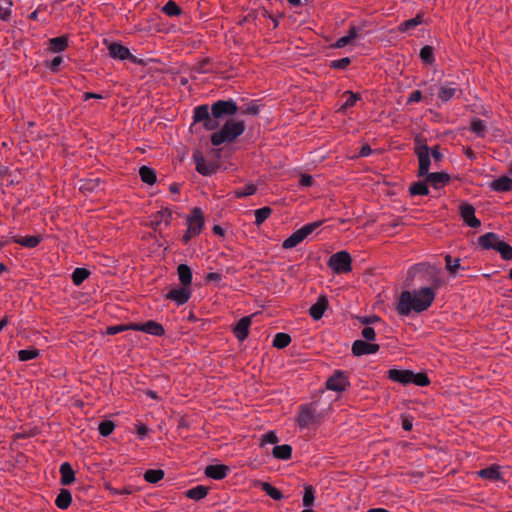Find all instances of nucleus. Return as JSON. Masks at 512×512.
<instances>
[{
	"label": "nucleus",
	"instance_id": "obj_1",
	"mask_svg": "<svg viewBox=\"0 0 512 512\" xmlns=\"http://www.w3.org/2000/svg\"><path fill=\"white\" fill-rule=\"evenodd\" d=\"M408 274L409 276L419 275L421 281L429 283L430 286L421 287L413 292L408 290L401 292L396 306V310L401 316H408L412 311L416 313L426 311L436 297L435 291L444 283L440 276V270L429 263L415 264Z\"/></svg>",
	"mask_w": 512,
	"mask_h": 512
},
{
	"label": "nucleus",
	"instance_id": "obj_2",
	"mask_svg": "<svg viewBox=\"0 0 512 512\" xmlns=\"http://www.w3.org/2000/svg\"><path fill=\"white\" fill-rule=\"evenodd\" d=\"M413 150L414 154L418 158V177L425 176L428 183L434 189H441L444 187L450 181V176L446 172H429L431 162L426 139L420 135L416 136L414 138Z\"/></svg>",
	"mask_w": 512,
	"mask_h": 512
},
{
	"label": "nucleus",
	"instance_id": "obj_3",
	"mask_svg": "<svg viewBox=\"0 0 512 512\" xmlns=\"http://www.w3.org/2000/svg\"><path fill=\"white\" fill-rule=\"evenodd\" d=\"M245 131L244 121L227 120L222 128L211 135L210 140L213 146H220L223 143H231Z\"/></svg>",
	"mask_w": 512,
	"mask_h": 512
},
{
	"label": "nucleus",
	"instance_id": "obj_4",
	"mask_svg": "<svg viewBox=\"0 0 512 512\" xmlns=\"http://www.w3.org/2000/svg\"><path fill=\"white\" fill-rule=\"evenodd\" d=\"M318 400L314 398L311 403L299 406V413L297 423L300 428H308L309 426L318 423L324 416L325 409L318 407Z\"/></svg>",
	"mask_w": 512,
	"mask_h": 512
},
{
	"label": "nucleus",
	"instance_id": "obj_5",
	"mask_svg": "<svg viewBox=\"0 0 512 512\" xmlns=\"http://www.w3.org/2000/svg\"><path fill=\"white\" fill-rule=\"evenodd\" d=\"M387 378L399 384H430L431 381L426 372L414 373L409 369H390Z\"/></svg>",
	"mask_w": 512,
	"mask_h": 512
},
{
	"label": "nucleus",
	"instance_id": "obj_6",
	"mask_svg": "<svg viewBox=\"0 0 512 512\" xmlns=\"http://www.w3.org/2000/svg\"><path fill=\"white\" fill-rule=\"evenodd\" d=\"M346 386H325L324 388H320L317 394H314L312 400L314 398L318 400V407L324 408L327 411L333 401H335L340 393L345 391Z\"/></svg>",
	"mask_w": 512,
	"mask_h": 512
},
{
	"label": "nucleus",
	"instance_id": "obj_7",
	"mask_svg": "<svg viewBox=\"0 0 512 512\" xmlns=\"http://www.w3.org/2000/svg\"><path fill=\"white\" fill-rule=\"evenodd\" d=\"M352 258L347 251L334 253L328 260V266L336 274L348 273L352 270Z\"/></svg>",
	"mask_w": 512,
	"mask_h": 512
},
{
	"label": "nucleus",
	"instance_id": "obj_8",
	"mask_svg": "<svg viewBox=\"0 0 512 512\" xmlns=\"http://www.w3.org/2000/svg\"><path fill=\"white\" fill-rule=\"evenodd\" d=\"M193 121L194 123H202L204 129L207 131L216 130L220 126L219 122L212 117L207 104L199 105L194 108Z\"/></svg>",
	"mask_w": 512,
	"mask_h": 512
},
{
	"label": "nucleus",
	"instance_id": "obj_9",
	"mask_svg": "<svg viewBox=\"0 0 512 512\" xmlns=\"http://www.w3.org/2000/svg\"><path fill=\"white\" fill-rule=\"evenodd\" d=\"M239 108L233 99L218 100L211 105V115L216 121L225 116H233Z\"/></svg>",
	"mask_w": 512,
	"mask_h": 512
},
{
	"label": "nucleus",
	"instance_id": "obj_10",
	"mask_svg": "<svg viewBox=\"0 0 512 512\" xmlns=\"http://www.w3.org/2000/svg\"><path fill=\"white\" fill-rule=\"evenodd\" d=\"M150 218L148 226L154 231L161 233L163 230L162 224H164L165 227H168L171 224L172 211L166 207L152 214Z\"/></svg>",
	"mask_w": 512,
	"mask_h": 512
},
{
	"label": "nucleus",
	"instance_id": "obj_11",
	"mask_svg": "<svg viewBox=\"0 0 512 512\" xmlns=\"http://www.w3.org/2000/svg\"><path fill=\"white\" fill-rule=\"evenodd\" d=\"M192 158L196 165V171L203 176H211L216 173L219 168V165L214 161L206 162L203 154L199 150L193 153Z\"/></svg>",
	"mask_w": 512,
	"mask_h": 512
},
{
	"label": "nucleus",
	"instance_id": "obj_12",
	"mask_svg": "<svg viewBox=\"0 0 512 512\" xmlns=\"http://www.w3.org/2000/svg\"><path fill=\"white\" fill-rule=\"evenodd\" d=\"M192 290L187 286H177L172 288L166 295L165 299L175 302L178 306L186 304L191 298Z\"/></svg>",
	"mask_w": 512,
	"mask_h": 512
},
{
	"label": "nucleus",
	"instance_id": "obj_13",
	"mask_svg": "<svg viewBox=\"0 0 512 512\" xmlns=\"http://www.w3.org/2000/svg\"><path fill=\"white\" fill-rule=\"evenodd\" d=\"M204 224L205 220L202 209L194 207L187 217V227L189 228V232H197L200 234Z\"/></svg>",
	"mask_w": 512,
	"mask_h": 512
},
{
	"label": "nucleus",
	"instance_id": "obj_14",
	"mask_svg": "<svg viewBox=\"0 0 512 512\" xmlns=\"http://www.w3.org/2000/svg\"><path fill=\"white\" fill-rule=\"evenodd\" d=\"M132 330L141 331L157 337H161L165 334L164 327L154 320H149L144 323H133Z\"/></svg>",
	"mask_w": 512,
	"mask_h": 512
},
{
	"label": "nucleus",
	"instance_id": "obj_15",
	"mask_svg": "<svg viewBox=\"0 0 512 512\" xmlns=\"http://www.w3.org/2000/svg\"><path fill=\"white\" fill-rule=\"evenodd\" d=\"M460 216L464 223L471 228L481 226V221L475 216L474 206L468 202H464L460 205Z\"/></svg>",
	"mask_w": 512,
	"mask_h": 512
},
{
	"label": "nucleus",
	"instance_id": "obj_16",
	"mask_svg": "<svg viewBox=\"0 0 512 512\" xmlns=\"http://www.w3.org/2000/svg\"><path fill=\"white\" fill-rule=\"evenodd\" d=\"M379 349V344L370 343V341L355 340L352 344V353L355 356L375 354Z\"/></svg>",
	"mask_w": 512,
	"mask_h": 512
},
{
	"label": "nucleus",
	"instance_id": "obj_17",
	"mask_svg": "<svg viewBox=\"0 0 512 512\" xmlns=\"http://www.w3.org/2000/svg\"><path fill=\"white\" fill-rule=\"evenodd\" d=\"M502 242L503 240L494 232H488L477 239L478 245L484 250H496V247H499Z\"/></svg>",
	"mask_w": 512,
	"mask_h": 512
},
{
	"label": "nucleus",
	"instance_id": "obj_18",
	"mask_svg": "<svg viewBox=\"0 0 512 512\" xmlns=\"http://www.w3.org/2000/svg\"><path fill=\"white\" fill-rule=\"evenodd\" d=\"M251 322H252V315L251 316H245V317H242L236 323V325L233 327L232 331L234 333V336L239 341H244L248 337L249 327L251 325Z\"/></svg>",
	"mask_w": 512,
	"mask_h": 512
},
{
	"label": "nucleus",
	"instance_id": "obj_19",
	"mask_svg": "<svg viewBox=\"0 0 512 512\" xmlns=\"http://www.w3.org/2000/svg\"><path fill=\"white\" fill-rule=\"evenodd\" d=\"M329 301L326 295H320L317 301L309 308V315L314 320H320L326 309L328 308Z\"/></svg>",
	"mask_w": 512,
	"mask_h": 512
},
{
	"label": "nucleus",
	"instance_id": "obj_20",
	"mask_svg": "<svg viewBox=\"0 0 512 512\" xmlns=\"http://www.w3.org/2000/svg\"><path fill=\"white\" fill-rule=\"evenodd\" d=\"M69 46V36L62 35L48 40L47 50L51 53H61Z\"/></svg>",
	"mask_w": 512,
	"mask_h": 512
},
{
	"label": "nucleus",
	"instance_id": "obj_21",
	"mask_svg": "<svg viewBox=\"0 0 512 512\" xmlns=\"http://www.w3.org/2000/svg\"><path fill=\"white\" fill-rule=\"evenodd\" d=\"M230 472V468L224 464L208 465L205 468V475L214 480L225 478Z\"/></svg>",
	"mask_w": 512,
	"mask_h": 512
},
{
	"label": "nucleus",
	"instance_id": "obj_22",
	"mask_svg": "<svg viewBox=\"0 0 512 512\" xmlns=\"http://www.w3.org/2000/svg\"><path fill=\"white\" fill-rule=\"evenodd\" d=\"M43 240L42 235H30V236H12L11 241L17 243L25 248H35L37 247Z\"/></svg>",
	"mask_w": 512,
	"mask_h": 512
},
{
	"label": "nucleus",
	"instance_id": "obj_23",
	"mask_svg": "<svg viewBox=\"0 0 512 512\" xmlns=\"http://www.w3.org/2000/svg\"><path fill=\"white\" fill-rule=\"evenodd\" d=\"M109 55L113 59L126 60L129 56H131L130 50L124 45L113 42L108 47Z\"/></svg>",
	"mask_w": 512,
	"mask_h": 512
},
{
	"label": "nucleus",
	"instance_id": "obj_24",
	"mask_svg": "<svg viewBox=\"0 0 512 512\" xmlns=\"http://www.w3.org/2000/svg\"><path fill=\"white\" fill-rule=\"evenodd\" d=\"M455 85V83L451 82L449 83V85L440 86L438 91V97L441 99V101H450L456 95L457 92L459 94H462V90L460 88H457Z\"/></svg>",
	"mask_w": 512,
	"mask_h": 512
},
{
	"label": "nucleus",
	"instance_id": "obj_25",
	"mask_svg": "<svg viewBox=\"0 0 512 512\" xmlns=\"http://www.w3.org/2000/svg\"><path fill=\"white\" fill-rule=\"evenodd\" d=\"M489 187L496 192H509L512 190V179L508 176H501L493 180Z\"/></svg>",
	"mask_w": 512,
	"mask_h": 512
},
{
	"label": "nucleus",
	"instance_id": "obj_26",
	"mask_svg": "<svg viewBox=\"0 0 512 512\" xmlns=\"http://www.w3.org/2000/svg\"><path fill=\"white\" fill-rule=\"evenodd\" d=\"M61 479L60 482L62 485H70L75 480V473L70 463L64 462L60 465L59 469Z\"/></svg>",
	"mask_w": 512,
	"mask_h": 512
},
{
	"label": "nucleus",
	"instance_id": "obj_27",
	"mask_svg": "<svg viewBox=\"0 0 512 512\" xmlns=\"http://www.w3.org/2000/svg\"><path fill=\"white\" fill-rule=\"evenodd\" d=\"M177 274L182 286L189 287L191 285L193 274L191 268L187 264H179L177 266Z\"/></svg>",
	"mask_w": 512,
	"mask_h": 512
},
{
	"label": "nucleus",
	"instance_id": "obj_28",
	"mask_svg": "<svg viewBox=\"0 0 512 512\" xmlns=\"http://www.w3.org/2000/svg\"><path fill=\"white\" fill-rule=\"evenodd\" d=\"M100 184L101 179L98 177L81 179L79 181V190L82 193H92L95 192L100 187Z\"/></svg>",
	"mask_w": 512,
	"mask_h": 512
},
{
	"label": "nucleus",
	"instance_id": "obj_29",
	"mask_svg": "<svg viewBox=\"0 0 512 512\" xmlns=\"http://www.w3.org/2000/svg\"><path fill=\"white\" fill-rule=\"evenodd\" d=\"M469 131L474 133L477 137L484 138L487 132L486 124L483 120L472 117L470 118Z\"/></svg>",
	"mask_w": 512,
	"mask_h": 512
},
{
	"label": "nucleus",
	"instance_id": "obj_30",
	"mask_svg": "<svg viewBox=\"0 0 512 512\" xmlns=\"http://www.w3.org/2000/svg\"><path fill=\"white\" fill-rule=\"evenodd\" d=\"M408 191L411 196H426L429 194L428 181L425 179L422 181L413 182L409 186Z\"/></svg>",
	"mask_w": 512,
	"mask_h": 512
},
{
	"label": "nucleus",
	"instance_id": "obj_31",
	"mask_svg": "<svg viewBox=\"0 0 512 512\" xmlns=\"http://www.w3.org/2000/svg\"><path fill=\"white\" fill-rule=\"evenodd\" d=\"M139 176L142 182L153 185L157 181V175L155 169L143 165L139 168Z\"/></svg>",
	"mask_w": 512,
	"mask_h": 512
},
{
	"label": "nucleus",
	"instance_id": "obj_32",
	"mask_svg": "<svg viewBox=\"0 0 512 512\" xmlns=\"http://www.w3.org/2000/svg\"><path fill=\"white\" fill-rule=\"evenodd\" d=\"M256 486L269 495L273 500L279 501L283 498L281 491L268 482L257 481Z\"/></svg>",
	"mask_w": 512,
	"mask_h": 512
},
{
	"label": "nucleus",
	"instance_id": "obj_33",
	"mask_svg": "<svg viewBox=\"0 0 512 512\" xmlns=\"http://www.w3.org/2000/svg\"><path fill=\"white\" fill-rule=\"evenodd\" d=\"M72 502L71 492L67 489H61L55 499V505L62 510L67 509Z\"/></svg>",
	"mask_w": 512,
	"mask_h": 512
},
{
	"label": "nucleus",
	"instance_id": "obj_34",
	"mask_svg": "<svg viewBox=\"0 0 512 512\" xmlns=\"http://www.w3.org/2000/svg\"><path fill=\"white\" fill-rule=\"evenodd\" d=\"M259 15H261V8L251 9L246 15L239 19L237 24L244 26L246 23H252L255 27L258 26Z\"/></svg>",
	"mask_w": 512,
	"mask_h": 512
},
{
	"label": "nucleus",
	"instance_id": "obj_35",
	"mask_svg": "<svg viewBox=\"0 0 512 512\" xmlns=\"http://www.w3.org/2000/svg\"><path fill=\"white\" fill-rule=\"evenodd\" d=\"M272 454L277 459L289 460L292 456V447L288 444L277 445L273 448Z\"/></svg>",
	"mask_w": 512,
	"mask_h": 512
},
{
	"label": "nucleus",
	"instance_id": "obj_36",
	"mask_svg": "<svg viewBox=\"0 0 512 512\" xmlns=\"http://www.w3.org/2000/svg\"><path fill=\"white\" fill-rule=\"evenodd\" d=\"M305 237L301 233V231L298 229L294 233H292L288 238H286L283 243L282 247L284 249H291L296 247L299 243H301Z\"/></svg>",
	"mask_w": 512,
	"mask_h": 512
},
{
	"label": "nucleus",
	"instance_id": "obj_37",
	"mask_svg": "<svg viewBox=\"0 0 512 512\" xmlns=\"http://www.w3.org/2000/svg\"><path fill=\"white\" fill-rule=\"evenodd\" d=\"M423 23V15L417 14L414 18L408 19L400 23L398 26L399 32H406L410 29H414L416 26Z\"/></svg>",
	"mask_w": 512,
	"mask_h": 512
},
{
	"label": "nucleus",
	"instance_id": "obj_38",
	"mask_svg": "<svg viewBox=\"0 0 512 512\" xmlns=\"http://www.w3.org/2000/svg\"><path fill=\"white\" fill-rule=\"evenodd\" d=\"M90 274L91 272L84 267L76 268L71 275L73 284L80 286L90 276Z\"/></svg>",
	"mask_w": 512,
	"mask_h": 512
},
{
	"label": "nucleus",
	"instance_id": "obj_39",
	"mask_svg": "<svg viewBox=\"0 0 512 512\" xmlns=\"http://www.w3.org/2000/svg\"><path fill=\"white\" fill-rule=\"evenodd\" d=\"M419 57L426 65H433L435 62L434 48L430 45H425L421 48Z\"/></svg>",
	"mask_w": 512,
	"mask_h": 512
},
{
	"label": "nucleus",
	"instance_id": "obj_40",
	"mask_svg": "<svg viewBox=\"0 0 512 512\" xmlns=\"http://www.w3.org/2000/svg\"><path fill=\"white\" fill-rule=\"evenodd\" d=\"M343 96L346 97L345 102L341 105L339 111L345 112L347 109L353 107L356 102L360 99V95L357 93H354L350 90H347L343 93Z\"/></svg>",
	"mask_w": 512,
	"mask_h": 512
},
{
	"label": "nucleus",
	"instance_id": "obj_41",
	"mask_svg": "<svg viewBox=\"0 0 512 512\" xmlns=\"http://www.w3.org/2000/svg\"><path fill=\"white\" fill-rule=\"evenodd\" d=\"M208 493V487L204 485H197L186 491V496L193 500H201Z\"/></svg>",
	"mask_w": 512,
	"mask_h": 512
},
{
	"label": "nucleus",
	"instance_id": "obj_42",
	"mask_svg": "<svg viewBox=\"0 0 512 512\" xmlns=\"http://www.w3.org/2000/svg\"><path fill=\"white\" fill-rule=\"evenodd\" d=\"M241 114L257 116L260 113V105L258 101L252 100L247 104L238 107Z\"/></svg>",
	"mask_w": 512,
	"mask_h": 512
},
{
	"label": "nucleus",
	"instance_id": "obj_43",
	"mask_svg": "<svg viewBox=\"0 0 512 512\" xmlns=\"http://www.w3.org/2000/svg\"><path fill=\"white\" fill-rule=\"evenodd\" d=\"M291 336L284 332H279L274 336L273 347L284 349L291 343Z\"/></svg>",
	"mask_w": 512,
	"mask_h": 512
},
{
	"label": "nucleus",
	"instance_id": "obj_44",
	"mask_svg": "<svg viewBox=\"0 0 512 512\" xmlns=\"http://www.w3.org/2000/svg\"><path fill=\"white\" fill-rule=\"evenodd\" d=\"M478 475L483 479L492 481L500 479V472L497 466H489L487 468L481 469L478 472Z\"/></svg>",
	"mask_w": 512,
	"mask_h": 512
},
{
	"label": "nucleus",
	"instance_id": "obj_45",
	"mask_svg": "<svg viewBox=\"0 0 512 512\" xmlns=\"http://www.w3.org/2000/svg\"><path fill=\"white\" fill-rule=\"evenodd\" d=\"M271 214L272 208L269 206H265L255 210V225H262Z\"/></svg>",
	"mask_w": 512,
	"mask_h": 512
},
{
	"label": "nucleus",
	"instance_id": "obj_46",
	"mask_svg": "<svg viewBox=\"0 0 512 512\" xmlns=\"http://www.w3.org/2000/svg\"><path fill=\"white\" fill-rule=\"evenodd\" d=\"M164 477V471L161 469H149L144 473V479L149 483H157Z\"/></svg>",
	"mask_w": 512,
	"mask_h": 512
},
{
	"label": "nucleus",
	"instance_id": "obj_47",
	"mask_svg": "<svg viewBox=\"0 0 512 512\" xmlns=\"http://www.w3.org/2000/svg\"><path fill=\"white\" fill-rule=\"evenodd\" d=\"M257 190V186L253 183L246 184L244 187L234 190L235 198H243L253 195Z\"/></svg>",
	"mask_w": 512,
	"mask_h": 512
},
{
	"label": "nucleus",
	"instance_id": "obj_48",
	"mask_svg": "<svg viewBox=\"0 0 512 512\" xmlns=\"http://www.w3.org/2000/svg\"><path fill=\"white\" fill-rule=\"evenodd\" d=\"M315 488L312 485L304 486V495H303V506L306 508L311 507L314 504L315 500Z\"/></svg>",
	"mask_w": 512,
	"mask_h": 512
},
{
	"label": "nucleus",
	"instance_id": "obj_49",
	"mask_svg": "<svg viewBox=\"0 0 512 512\" xmlns=\"http://www.w3.org/2000/svg\"><path fill=\"white\" fill-rule=\"evenodd\" d=\"M162 11L167 15V16H179L182 14V9L178 6V4L173 1V0H169L163 7H162Z\"/></svg>",
	"mask_w": 512,
	"mask_h": 512
},
{
	"label": "nucleus",
	"instance_id": "obj_50",
	"mask_svg": "<svg viewBox=\"0 0 512 512\" xmlns=\"http://www.w3.org/2000/svg\"><path fill=\"white\" fill-rule=\"evenodd\" d=\"M325 384H349V382L343 371L335 370L333 374L328 377Z\"/></svg>",
	"mask_w": 512,
	"mask_h": 512
},
{
	"label": "nucleus",
	"instance_id": "obj_51",
	"mask_svg": "<svg viewBox=\"0 0 512 512\" xmlns=\"http://www.w3.org/2000/svg\"><path fill=\"white\" fill-rule=\"evenodd\" d=\"M39 356V350L36 348H30V349H22L18 351V359L20 361H29L37 358Z\"/></svg>",
	"mask_w": 512,
	"mask_h": 512
},
{
	"label": "nucleus",
	"instance_id": "obj_52",
	"mask_svg": "<svg viewBox=\"0 0 512 512\" xmlns=\"http://www.w3.org/2000/svg\"><path fill=\"white\" fill-rule=\"evenodd\" d=\"M446 269L451 275H456L457 270L460 268V259L456 258L453 260L450 254L445 256Z\"/></svg>",
	"mask_w": 512,
	"mask_h": 512
},
{
	"label": "nucleus",
	"instance_id": "obj_53",
	"mask_svg": "<svg viewBox=\"0 0 512 512\" xmlns=\"http://www.w3.org/2000/svg\"><path fill=\"white\" fill-rule=\"evenodd\" d=\"M325 220H319L311 223H307L304 226H302L299 230L303 234L305 238H307L310 234H312L316 229H318Z\"/></svg>",
	"mask_w": 512,
	"mask_h": 512
},
{
	"label": "nucleus",
	"instance_id": "obj_54",
	"mask_svg": "<svg viewBox=\"0 0 512 512\" xmlns=\"http://www.w3.org/2000/svg\"><path fill=\"white\" fill-rule=\"evenodd\" d=\"M115 429V424L111 420H104L100 422L98 430L99 433L104 436L108 437Z\"/></svg>",
	"mask_w": 512,
	"mask_h": 512
},
{
	"label": "nucleus",
	"instance_id": "obj_55",
	"mask_svg": "<svg viewBox=\"0 0 512 512\" xmlns=\"http://www.w3.org/2000/svg\"><path fill=\"white\" fill-rule=\"evenodd\" d=\"M132 327H133V323L109 326L106 328V334L107 335H116V334L124 332V331L132 330Z\"/></svg>",
	"mask_w": 512,
	"mask_h": 512
},
{
	"label": "nucleus",
	"instance_id": "obj_56",
	"mask_svg": "<svg viewBox=\"0 0 512 512\" xmlns=\"http://www.w3.org/2000/svg\"><path fill=\"white\" fill-rule=\"evenodd\" d=\"M496 251L500 253L504 260L512 259V246H510L507 242L503 241L501 244H499V247H496Z\"/></svg>",
	"mask_w": 512,
	"mask_h": 512
},
{
	"label": "nucleus",
	"instance_id": "obj_57",
	"mask_svg": "<svg viewBox=\"0 0 512 512\" xmlns=\"http://www.w3.org/2000/svg\"><path fill=\"white\" fill-rule=\"evenodd\" d=\"M351 64V58L343 57L341 59L333 60L330 62L331 69L345 70Z\"/></svg>",
	"mask_w": 512,
	"mask_h": 512
},
{
	"label": "nucleus",
	"instance_id": "obj_58",
	"mask_svg": "<svg viewBox=\"0 0 512 512\" xmlns=\"http://www.w3.org/2000/svg\"><path fill=\"white\" fill-rule=\"evenodd\" d=\"M6 6H2L0 4V20H3V21H9L10 20V17H11V6H12V1L10 0H4Z\"/></svg>",
	"mask_w": 512,
	"mask_h": 512
},
{
	"label": "nucleus",
	"instance_id": "obj_59",
	"mask_svg": "<svg viewBox=\"0 0 512 512\" xmlns=\"http://www.w3.org/2000/svg\"><path fill=\"white\" fill-rule=\"evenodd\" d=\"M63 62L62 56H56L51 61L45 62V67L50 70L52 73L59 72V66Z\"/></svg>",
	"mask_w": 512,
	"mask_h": 512
},
{
	"label": "nucleus",
	"instance_id": "obj_60",
	"mask_svg": "<svg viewBox=\"0 0 512 512\" xmlns=\"http://www.w3.org/2000/svg\"><path fill=\"white\" fill-rule=\"evenodd\" d=\"M358 321L365 326L375 324V323H381L384 324L382 319L378 315H369V316H359Z\"/></svg>",
	"mask_w": 512,
	"mask_h": 512
},
{
	"label": "nucleus",
	"instance_id": "obj_61",
	"mask_svg": "<svg viewBox=\"0 0 512 512\" xmlns=\"http://www.w3.org/2000/svg\"><path fill=\"white\" fill-rule=\"evenodd\" d=\"M429 157H432L435 162H441L443 160L444 155L440 151V145H435L432 148H429Z\"/></svg>",
	"mask_w": 512,
	"mask_h": 512
},
{
	"label": "nucleus",
	"instance_id": "obj_62",
	"mask_svg": "<svg viewBox=\"0 0 512 512\" xmlns=\"http://www.w3.org/2000/svg\"><path fill=\"white\" fill-rule=\"evenodd\" d=\"M361 335L364 338V341H374L376 332L374 328L366 326L362 329Z\"/></svg>",
	"mask_w": 512,
	"mask_h": 512
},
{
	"label": "nucleus",
	"instance_id": "obj_63",
	"mask_svg": "<svg viewBox=\"0 0 512 512\" xmlns=\"http://www.w3.org/2000/svg\"><path fill=\"white\" fill-rule=\"evenodd\" d=\"M278 442V437L275 432L269 431L262 435V443L276 444Z\"/></svg>",
	"mask_w": 512,
	"mask_h": 512
},
{
	"label": "nucleus",
	"instance_id": "obj_64",
	"mask_svg": "<svg viewBox=\"0 0 512 512\" xmlns=\"http://www.w3.org/2000/svg\"><path fill=\"white\" fill-rule=\"evenodd\" d=\"M314 184V178L309 174H302L299 179V185L303 187H311Z\"/></svg>",
	"mask_w": 512,
	"mask_h": 512
}]
</instances>
